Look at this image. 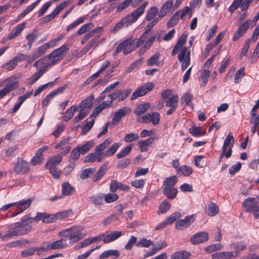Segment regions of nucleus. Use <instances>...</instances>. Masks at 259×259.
<instances>
[{
	"instance_id": "nucleus-53",
	"label": "nucleus",
	"mask_w": 259,
	"mask_h": 259,
	"mask_svg": "<svg viewBox=\"0 0 259 259\" xmlns=\"http://www.w3.org/2000/svg\"><path fill=\"white\" fill-rule=\"evenodd\" d=\"M36 247H31L27 249L24 250L21 252V256L23 257H27L34 255L36 252Z\"/></svg>"
},
{
	"instance_id": "nucleus-8",
	"label": "nucleus",
	"mask_w": 259,
	"mask_h": 259,
	"mask_svg": "<svg viewBox=\"0 0 259 259\" xmlns=\"http://www.w3.org/2000/svg\"><path fill=\"white\" fill-rule=\"evenodd\" d=\"M69 48L68 44H65L62 47L54 50L50 54L47 55L51 63L50 65H55L62 60L66 54Z\"/></svg>"
},
{
	"instance_id": "nucleus-11",
	"label": "nucleus",
	"mask_w": 259,
	"mask_h": 259,
	"mask_svg": "<svg viewBox=\"0 0 259 259\" xmlns=\"http://www.w3.org/2000/svg\"><path fill=\"white\" fill-rule=\"evenodd\" d=\"M186 15H189L190 17L192 15L190 12V9L188 6H186L184 7L183 9L180 10L176 12L167 22V26L168 27H172L175 26L177 24L179 18L182 20H184V17Z\"/></svg>"
},
{
	"instance_id": "nucleus-3",
	"label": "nucleus",
	"mask_w": 259,
	"mask_h": 259,
	"mask_svg": "<svg viewBox=\"0 0 259 259\" xmlns=\"http://www.w3.org/2000/svg\"><path fill=\"white\" fill-rule=\"evenodd\" d=\"M51 63V61L49 60L48 56L39 59L34 63L33 66L39 69L28 79L30 84L34 83L48 70L49 67L53 65H50Z\"/></svg>"
},
{
	"instance_id": "nucleus-43",
	"label": "nucleus",
	"mask_w": 259,
	"mask_h": 259,
	"mask_svg": "<svg viewBox=\"0 0 259 259\" xmlns=\"http://www.w3.org/2000/svg\"><path fill=\"white\" fill-rule=\"evenodd\" d=\"M189 132L193 136L195 137H199L201 136H203L206 134L205 131L201 130V127H192L189 129Z\"/></svg>"
},
{
	"instance_id": "nucleus-33",
	"label": "nucleus",
	"mask_w": 259,
	"mask_h": 259,
	"mask_svg": "<svg viewBox=\"0 0 259 259\" xmlns=\"http://www.w3.org/2000/svg\"><path fill=\"white\" fill-rule=\"evenodd\" d=\"M154 138L151 137L145 140H141L138 142L140 149L141 152H146L148 150V146L152 144Z\"/></svg>"
},
{
	"instance_id": "nucleus-31",
	"label": "nucleus",
	"mask_w": 259,
	"mask_h": 259,
	"mask_svg": "<svg viewBox=\"0 0 259 259\" xmlns=\"http://www.w3.org/2000/svg\"><path fill=\"white\" fill-rule=\"evenodd\" d=\"M77 107L76 105H73L69 108L65 112L64 115L62 116L64 121H68L74 116L75 112L77 110Z\"/></svg>"
},
{
	"instance_id": "nucleus-54",
	"label": "nucleus",
	"mask_w": 259,
	"mask_h": 259,
	"mask_svg": "<svg viewBox=\"0 0 259 259\" xmlns=\"http://www.w3.org/2000/svg\"><path fill=\"white\" fill-rule=\"evenodd\" d=\"M178 97L177 96H173L167 100L165 103V106L169 107H178Z\"/></svg>"
},
{
	"instance_id": "nucleus-12",
	"label": "nucleus",
	"mask_w": 259,
	"mask_h": 259,
	"mask_svg": "<svg viewBox=\"0 0 259 259\" xmlns=\"http://www.w3.org/2000/svg\"><path fill=\"white\" fill-rule=\"evenodd\" d=\"M154 88V84L152 82H147L143 84L140 88H138L132 95L131 100H134L139 97L145 95L149 91H151Z\"/></svg>"
},
{
	"instance_id": "nucleus-10",
	"label": "nucleus",
	"mask_w": 259,
	"mask_h": 259,
	"mask_svg": "<svg viewBox=\"0 0 259 259\" xmlns=\"http://www.w3.org/2000/svg\"><path fill=\"white\" fill-rule=\"evenodd\" d=\"M13 164L14 171L18 175H26L30 170V166L29 162L22 158L18 157Z\"/></svg>"
},
{
	"instance_id": "nucleus-51",
	"label": "nucleus",
	"mask_w": 259,
	"mask_h": 259,
	"mask_svg": "<svg viewBox=\"0 0 259 259\" xmlns=\"http://www.w3.org/2000/svg\"><path fill=\"white\" fill-rule=\"evenodd\" d=\"M67 5L68 3L66 2H63L60 5H58L51 14L53 15L54 18H55L59 14L60 12L67 6Z\"/></svg>"
},
{
	"instance_id": "nucleus-24",
	"label": "nucleus",
	"mask_w": 259,
	"mask_h": 259,
	"mask_svg": "<svg viewBox=\"0 0 259 259\" xmlns=\"http://www.w3.org/2000/svg\"><path fill=\"white\" fill-rule=\"evenodd\" d=\"M122 235V233L120 231H113L110 234L105 235L103 240L105 243H108L118 239Z\"/></svg>"
},
{
	"instance_id": "nucleus-41",
	"label": "nucleus",
	"mask_w": 259,
	"mask_h": 259,
	"mask_svg": "<svg viewBox=\"0 0 259 259\" xmlns=\"http://www.w3.org/2000/svg\"><path fill=\"white\" fill-rule=\"evenodd\" d=\"M178 181L177 177L176 176L166 178L163 182L164 187H174Z\"/></svg>"
},
{
	"instance_id": "nucleus-50",
	"label": "nucleus",
	"mask_w": 259,
	"mask_h": 259,
	"mask_svg": "<svg viewBox=\"0 0 259 259\" xmlns=\"http://www.w3.org/2000/svg\"><path fill=\"white\" fill-rule=\"evenodd\" d=\"M67 5L68 3L66 2H63L60 5H58L51 14L53 15L54 18H55L59 14L60 12L67 6Z\"/></svg>"
},
{
	"instance_id": "nucleus-21",
	"label": "nucleus",
	"mask_w": 259,
	"mask_h": 259,
	"mask_svg": "<svg viewBox=\"0 0 259 259\" xmlns=\"http://www.w3.org/2000/svg\"><path fill=\"white\" fill-rule=\"evenodd\" d=\"M117 190L127 191L128 187L118 182L117 180H112L110 186V191L112 193L116 192Z\"/></svg>"
},
{
	"instance_id": "nucleus-20",
	"label": "nucleus",
	"mask_w": 259,
	"mask_h": 259,
	"mask_svg": "<svg viewBox=\"0 0 259 259\" xmlns=\"http://www.w3.org/2000/svg\"><path fill=\"white\" fill-rule=\"evenodd\" d=\"M66 87L63 86L61 88H58V89L54 90L51 92L49 95H48L44 99L42 102V105L43 107L47 106L49 103H50L51 100L58 94H62Z\"/></svg>"
},
{
	"instance_id": "nucleus-27",
	"label": "nucleus",
	"mask_w": 259,
	"mask_h": 259,
	"mask_svg": "<svg viewBox=\"0 0 259 259\" xmlns=\"http://www.w3.org/2000/svg\"><path fill=\"white\" fill-rule=\"evenodd\" d=\"M212 259H231L234 257V254L232 252H217L211 255Z\"/></svg>"
},
{
	"instance_id": "nucleus-63",
	"label": "nucleus",
	"mask_w": 259,
	"mask_h": 259,
	"mask_svg": "<svg viewBox=\"0 0 259 259\" xmlns=\"http://www.w3.org/2000/svg\"><path fill=\"white\" fill-rule=\"evenodd\" d=\"M46 166L47 168L49 169L50 172L51 174V175L54 178L58 179L60 177V171L57 167H53V166Z\"/></svg>"
},
{
	"instance_id": "nucleus-5",
	"label": "nucleus",
	"mask_w": 259,
	"mask_h": 259,
	"mask_svg": "<svg viewBox=\"0 0 259 259\" xmlns=\"http://www.w3.org/2000/svg\"><path fill=\"white\" fill-rule=\"evenodd\" d=\"M112 140L107 138L102 143L98 145L95 149V152L88 154L85 158L84 163L94 162L95 161L101 162L103 158L106 157L103 151L111 144Z\"/></svg>"
},
{
	"instance_id": "nucleus-13",
	"label": "nucleus",
	"mask_w": 259,
	"mask_h": 259,
	"mask_svg": "<svg viewBox=\"0 0 259 259\" xmlns=\"http://www.w3.org/2000/svg\"><path fill=\"white\" fill-rule=\"evenodd\" d=\"M195 215L192 214L186 217L184 219H181L177 221L175 224L176 228L178 230H182L184 228L188 227L195 221Z\"/></svg>"
},
{
	"instance_id": "nucleus-1",
	"label": "nucleus",
	"mask_w": 259,
	"mask_h": 259,
	"mask_svg": "<svg viewBox=\"0 0 259 259\" xmlns=\"http://www.w3.org/2000/svg\"><path fill=\"white\" fill-rule=\"evenodd\" d=\"M148 3L144 2L142 5L139 6L131 14H129L123 18L118 23H117L113 28L112 32L114 33L118 32L124 26L127 27L129 25L135 22L144 13L146 7Z\"/></svg>"
},
{
	"instance_id": "nucleus-7",
	"label": "nucleus",
	"mask_w": 259,
	"mask_h": 259,
	"mask_svg": "<svg viewBox=\"0 0 259 259\" xmlns=\"http://www.w3.org/2000/svg\"><path fill=\"white\" fill-rule=\"evenodd\" d=\"M32 200L33 198H31L26 200H21L17 202L7 204L1 207V210L6 211L11 207L14 206L16 207V211L13 213L12 217H15L28 208L31 205Z\"/></svg>"
},
{
	"instance_id": "nucleus-28",
	"label": "nucleus",
	"mask_w": 259,
	"mask_h": 259,
	"mask_svg": "<svg viewBox=\"0 0 259 259\" xmlns=\"http://www.w3.org/2000/svg\"><path fill=\"white\" fill-rule=\"evenodd\" d=\"M191 255V253L187 251H178L171 254L170 259H188Z\"/></svg>"
},
{
	"instance_id": "nucleus-45",
	"label": "nucleus",
	"mask_w": 259,
	"mask_h": 259,
	"mask_svg": "<svg viewBox=\"0 0 259 259\" xmlns=\"http://www.w3.org/2000/svg\"><path fill=\"white\" fill-rule=\"evenodd\" d=\"M177 171L178 172L182 173L185 176H188L192 173L193 169L189 166L182 165L178 168Z\"/></svg>"
},
{
	"instance_id": "nucleus-4",
	"label": "nucleus",
	"mask_w": 259,
	"mask_h": 259,
	"mask_svg": "<svg viewBox=\"0 0 259 259\" xmlns=\"http://www.w3.org/2000/svg\"><path fill=\"white\" fill-rule=\"evenodd\" d=\"M51 63V61L49 60L48 56L39 59L34 63L33 66L39 69L28 79L30 84L34 83L48 70L49 67L53 65H50Z\"/></svg>"
},
{
	"instance_id": "nucleus-47",
	"label": "nucleus",
	"mask_w": 259,
	"mask_h": 259,
	"mask_svg": "<svg viewBox=\"0 0 259 259\" xmlns=\"http://www.w3.org/2000/svg\"><path fill=\"white\" fill-rule=\"evenodd\" d=\"M153 245V242L151 240H147L146 238H142L136 243V246L142 247H149Z\"/></svg>"
},
{
	"instance_id": "nucleus-46",
	"label": "nucleus",
	"mask_w": 259,
	"mask_h": 259,
	"mask_svg": "<svg viewBox=\"0 0 259 259\" xmlns=\"http://www.w3.org/2000/svg\"><path fill=\"white\" fill-rule=\"evenodd\" d=\"M133 148L132 144L125 147L122 150L120 151L117 155L116 157L118 159H120L128 155L131 152Z\"/></svg>"
},
{
	"instance_id": "nucleus-39",
	"label": "nucleus",
	"mask_w": 259,
	"mask_h": 259,
	"mask_svg": "<svg viewBox=\"0 0 259 259\" xmlns=\"http://www.w3.org/2000/svg\"><path fill=\"white\" fill-rule=\"evenodd\" d=\"M207 209V214L211 217L217 215L219 211V208L218 206L212 202L208 204Z\"/></svg>"
},
{
	"instance_id": "nucleus-26",
	"label": "nucleus",
	"mask_w": 259,
	"mask_h": 259,
	"mask_svg": "<svg viewBox=\"0 0 259 259\" xmlns=\"http://www.w3.org/2000/svg\"><path fill=\"white\" fill-rule=\"evenodd\" d=\"M246 245L242 242H237L232 243L230 245V248L235 250V254L234 257H236L239 255V251L245 249Z\"/></svg>"
},
{
	"instance_id": "nucleus-40",
	"label": "nucleus",
	"mask_w": 259,
	"mask_h": 259,
	"mask_svg": "<svg viewBox=\"0 0 259 259\" xmlns=\"http://www.w3.org/2000/svg\"><path fill=\"white\" fill-rule=\"evenodd\" d=\"M75 191V189L68 183H65L62 185V193L63 195H70Z\"/></svg>"
},
{
	"instance_id": "nucleus-37",
	"label": "nucleus",
	"mask_w": 259,
	"mask_h": 259,
	"mask_svg": "<svg viewBox=\"0 0 259 259\" xmlns=\"http://www.w3.org/2000/svg\"><path fill=\"white\" fill-rule=\"evenodd\" d=\"M67 244L66 241L64 239L53 242L51 245V248L52 249H57L60 248H63L67 246Z\"/></svg>"
},
{
	"instance_id": "nucleus-34",
	"label": "nucleus",
	"mask_w": 259,
	"mask_h": 259,
	"mask_svg": "<svg viewBox=\"0 0 259 259\" xmlns=\"http://www.w3.org/2000/svg\"><path fill=\"white\" fill-rule=\"evenodd\" d=\"M103 195L101 194L92 195L89 197L90 202L95 205H102L103 204Z\"/></svg>"
},
{
	"instance_id": "nucleus-59",
	"label": "nucleus",
	"mask_w": 259,
	"mask_h": 259,
	"mask_svg": "<svg viewBox=\"0 0 259 259\" xmlns=\"http://www.w3.org/2000/svg\"><path fill=\"white\" fill-rule=\"evenodd\" d=\"M223 246L221 243H217L209 245L205 248V250L209 253L214 252L217 250H221Z\"/></svg>"
},
{
	"instance_id": "nucleus-15",
	"label": "nucleus",
	"mask_w": 259,
	"mask_h": 259,
	"mask_svg": "<svg viewBox=\"0 0 259 259\" xmlns=\"http://www.w3.org/2000/svg\"><path fill=\"white\" fill-rule=\"evenodd\" d=\"M131 111L132 109L127 107H124L119 109L115 112L114 117L112 118V123L113 124H116L120 121L123 117H124L126 115L131 113Z\"/></svg>"
},
{
	"instance_id": "nucleus-56",
	"label": "nucleus",
	"mask_w": 259,
	"mask_h": 259,
	"mask_svg": "<svg viewBox=\"0 0 259 259\" xmlns=\"http://www.w3.org/2000/svg\"><path fill=\"white\" fill-rule=\"evenodd\" d=\"M88 112V111H86L85 110L81 108L78 114L73 118L72 120L73 123H76L83 119L87 115Z\"/></svg>"
},
{
	"instance_id": "nucleus-48",
	"label": "nucleus",
	"mask_w": 259,
	"mask_h": 259,
	"mask_svg": "<svg viewBox=\"0 0 259 259\" xmlns=\"http://www.w3.org/2000/svg\"><path fill=\"white\" fill-rule=\"evenodd\" d=\"M94 27L93 23H89L83 25L77 32V34L80 35L91 30Z\"/></svg>"
},
{
	"instance_id": "nucleus-36",
	"label": "nucleus",
	"mask_w": 259,
	"mask_h": 259,
	"mask_svg": "<svg viewBox=\"0 0 259 259\" xmlns=\"http://www.w3.org/2000/svg\"><path fill=\"white\" fill-rule=\"evenodd\" d=\"M62 160V157L60 154H58L53 156L47 162L46 166H53L56 167V166L59 164Z\"/></svg>"
},
{
	"instance_id": "nucleus-44",
	"label": "nucleus",
	"mask_w": 259,
	"mask_h": 259,
	"mask_svg": "<svg viewBox=\"0 0 259 259\" xmlns=\"http://www.w3.org/2000/svg\"><path fill=\"white\" fill-rule=\"evenodd\" d=\"M158 10L156 7H151L147 12L146 20L150 21L158 14Z\"/></svg>"
},
{
	"instance_id": "nucleus-38",
	"label": "nucleus",
	"mask_w": 259,
	"mask_h": 259,
	"mask_svg": "<svg viewBox=\"0 0 259 259\" xmlns=\"http://www.w3.org/2000/svg\"><path fill=\"white\" fill-rule=\"evenodd\" d=\"M181 217V213L180 212H175L168 217L163 222V224L164 225L171 224Z\"/></svg>"
},
{
	"instance_id": "nucleus-58",
	"label": "nucleus",
	"mask_w": 259,
	"mask_h": 259,
	"mask_svg": "<svg viewBox=\"0 0 259 259\" xmlns=\"http://www.w3.org/2000/svg\"><path fill=\"white\" fill-rule=\"evenodd\" d=\"M17 65L16 61L12 58L8 62L5 63L3 66V68H5L7 71H11L13 70Z\"/></svg>"
},
{
	"instance_id": "nucleus-55",
	"label": "nucleus",
	"mask_w": 259,
	"mask_h": 259,
	"mask_svg": "<svg viewBox=\"0 0 259 259\" xmlns=\"http://www.w3.org/2000/svg\"><path fill=\"white\" fill-rule=\"evenodd\" d=\"M85 19V17H80L77 20L74 21L72 23L69 25L67 27L66 31H69L70 30L75 28L78 25L82 23L84 21Z\"/></svg>"
},
{
	"instance_id": "nucleus-32",
	"label": "nucleus",
	"mask_w": 259,
	"mask_h": 259,
	"mask_svg": "<svg viewBox=\"0 0 259 259\" xmlns=\"http://www.w3.org/2000/svg\"><path fill=\"white\" fill-rule=\"evenodd\" d=\"M94 99V97L93 95L88 97L85 99L82 100L79 105V107L80 108L85 109H91L92 107L93 102Z\"/></svg>"
},
{
	"instance_id": "nucleus-19",
	"label": "nucleus",
	"mask_w": 259,
	"mask_h": 259,
	"mask_svg": "<svg viewBox=\"0 0 259 259\" xmlns=\"http://www.w3.org/2000/svg\"><path fill=\"white\" fill-rule=\"evenodd\" d=\"M109 162L108 161L104 163L100 167L97 172L94 175L92 180L94 182H97L100 181L104 176L108 170V166Z\"/></svg>"
},
{
	"instance_id": "nucleus-64",
	"label": "nucleus",
	"mask_w": 259,
	"mask_h": 259,
	"mask_svg": "<svg viewBox=\"0 0 259 259\" xmlns=\"http://www.w3.org/2000/svg\"><path fill=\"white\" fill-rule=\"evenodd\" d=\"M139 137L138 134L131 133L125 136L124 140L125 142L129 143L138 140Z\"/></svg>"
},
{
	"instance_id": "nucleus-17",
	"label": "nucleus",
	"mask_w": 259,
	"mask_h": 259,
	"mask_svg": "<svg viewBox=\"0 0 259 259\" xmlns=\"http://www.w3.org/2000/svg\"><path fill=\"white\" fill-rule=\"evenodd\" d=\"M5 87L4 88L9 93L18 87L19 83L14 77H11L5 79L3 82Z\"/></svg>"
},
{
	"instance_id": "nucleus-16",
	"label": "nucleus",
	"mask_w": 259,
	"mask_h": 259,
	"mask_svg": "<svg viewBox=\"0 0 259 259\" xmlns=\"http://www.w3.org/2000/svg\"><path fill=\"white\" fill-rule=\"evenodd\" d=\"M136 39H134L132 37H129L123 40L122 43L123 47V53L126 55L130 53L135 49Z\"/></svg>"
},
{
	"instance_id": "nucleus-30",
	"label": "nucleus",
	"mask_w": 259,
	"mask_h": 259,
	"mask_svg": "<svg viewBox=\"0 0 259 259\" xmlns=\"http://www.w3.org/2000/svg\"><path fill=\"white\" fill-rule=\"evenodd\" d=\"M150 107V104L145 103L140 104L134 111V113L138 116H140L145 113Z\"/></svg>"
},
{
	"instance_id": "nucleus-60",
	"label": "nucleus",
	"mask_w": 259,
	"mask_h": 259,
	"mask_svg": "<svg viewBox=\"0 0 259 259\" xmlns=\"http://www.w3.org/2000/svg\"><path fill=\"white\" fill-rule=\"evenodd\" d=\"M73 214V211L71 209L66 210L62 212L56 213L57 220H61L67 218Z\"/></svg>"
},
{
	"instance_id": "nucleus-18",
	"label": "nucleus",
	"mask_w": 259,
	"mask_h": 259,
	"mask_svg": "<svg viewBox=\"0 0 259 259\" xmlns=\"http://www.w3.org/2000/svg\"><path fill=\"white\" fill-rule=\"evenodd\" d=\"M251 21L250 20H247L239 27L238 31L233 37V40L236 41L239 39L240 37L243 36L248 29Z\"/></svg>"
},
{
	"instance_id": "nucleus-61",
	"label": "nucleus",
	"mask_w": 259,
	"mask_h": 259,
	"mask_svg": "<svg viewBox=\"0 0 259 259\" xmlns=\"http://www.w3.org/2000/svg\"><path fill=\"white\" fill-rule=\"evenodd\" d=\"M118 198V195L114 193H108L104 196L105 201L108 203L115 201Z\"/></svg>"
},
{
	"instance_id": "nucleus-29",
	"label": "nucleus",
	"mask_w": 259,
	"mask_h": 259,
	"mask_svg": "<svg viewBox=\"0 0 259 259\" xmlns=\"http://www.w3.org/2000/svg\"><path fill=\"white\" fill-rule=\"evenodd\" d=\"M119 255L120 252L117 250L111 249L104 251L100 255L99 258L100 259H104L110 256H112L114 258H116Z\"/></svg>"
},
{
	"instance_id": "nucleus-6",
	"label": "nucleus",
	"mask_w": 259,
	"mask_h": 259,
	"mask_svg": "<svg viewBox=\"0 0 259 259\" xmlns=\"http://www.w3.org/2000/svg\"><path fill=\"white\" fill-rule=\"evenodd\" d=\"M83 228L81 227H72L61 231L59 235L69 238L73 243L82 239L85 235L81 233Z\"/></svg>"
},
{
	"instance_id": "nucleus-62",
	"label": "nucleus",
	"mask_w": 259,
	"mask_h": 259,
	"mask_svg": "<svg viewBox=\"0 0 259 259\" xmlns=\"http://www.w3.org/2000/svg\"><path fill=\"white\" fill-rule=\"evenodd\" d=\"M95 170V169L94 168H88L83 170L80 175V179L84 180L88 178Z\"/></svg>"
},
{
	"instance_id": "nucleus-22",
	"label": "nucleus",
	"mask_w": 259,
	"mask_h": 259,
	"mask_svg": "<svg viewBox=\"0 0 259 259\" xmlns=\"http://www.w3.org/2000/svg\"><path fill=\"white\" fill-rule=\"evenodd\" d=\"M162 192L168 199L172 200L176 197L178 191L175 187H164Z\"/></svg>"
},
{
	"instance_id": "nucleus-9",
	"label": "nucleus",
	"mask_w": 259,
	"mask_h": 259,
	"mask_svg": "<svg viewBox=\"0 0 259 259\" xmlns=\"http://www.w3.org/2000/svg\"><path fill=\"white\" fill-rule=\"evenodd\" d=\"M258 202L254 198H248L243 203L242 206L247 212H253L254 218L259 219V205Z\"/></svg>"
},
{
	"instance_id": "nucleus-2",
	"label": "nucleus",
	"mask_w": 259,
	"mask_h": 259,
	"mask_svg": "<svg viewBox=\"0 0 259 259\" xmlns=\"http://www.w3.org/2000/svg\"><path fill=\"white\" fill-rule=\"evenodd\" d=\"M32 229L30 225H24L22 223L17 222L9 226L8 232L3 236V241H6L14 236L23 235L28 234Z\"/></svg>"
},
{
	"instance_id": "nucleus-14",
	"label": "nucleus",
	"mask_w": 259,
	"mask_h": 259,
	"mask_svg": "<svg viewBox=\"0 0 259 259\" xmlns=\"http://www.w3.org/2000/svg\"><path fill=\"white\" fill-rule=\"evenodd\" d=\"M208 239V234L205 232H200L196 233L190 238V242L193 245H196L206 242Z\"/></svg>"
},
{
	"instance_id": "nucleus-25",
	"label": "nucleus",
	"mask_w": 259,
	"mask_h": 259,
	"mask_svg": "<svg viewBox=\"0 0 259 259\" xmlns=\"http://www.w3.org/2000/svg\"><path fill=\"white\" fill-rule=\"evenodd\" d=\"M173 5V2L172 1H168L166 2L162 6L161 10H160L158 14V17L160 18L164 17L166 14L170 11Z\"/></svg>"
},
{
	"instance_id": "nucleus-52",
	"label": "nucleus",
	"mask_w": 259,
	"mask_h": 259,
	"mask_svg": "<svg viewBox=\"0 0 259 259\" xmlns=\"http://www.w3.org/2000/svg\"><path fill=\"white\" fill-rule=\"evenodd\" d=\"M170 208V203L166 200H164L159 206L158 213H164Z\"/></svg>"
},
{
	"instance_id": "nucleus-57",
	"label": "nucleus",
	"mask_w": 259,
	"mask_h": 259,
	"mask_svg": "<svg viewBox=\"0 0 259 259\" xmlns=\"http://www.w3.org/2000/svg\"><path fill=\"white\" fill-rule=\"evenodd\" d=\"M42 159V155L38 151H36L35 156L31 160L30 163L33 165H36L41 163Z\"/></svg>"
},
{
	"instance_id": "nucleus-23",
	"label": "nucleus",
	"mask_w": 259,
	"mask_h": 259,
	"mask_svg": "<svg viewBox=\"0 0 259 259\" xmlns=\"http://www.w3.org/2000/svg\"><path fill=\"white\" fill-rule=\"evenodd\" d=\"M26 25L25 22H23L21 24L18 25L16 28L13 29L8 35L9 39H12L17 37L22 30L25 28Z\"/></svg>"
},
{
	"instance_id": "nucleus-49",
	"label": "nucleus",
	"mask_w": 259,
	"mask_h": 259,
	"mask_svg": "<svg viewBox=\"0 0 259 259\" xmlns=\"http://www.w3.org/2000/svg\"><path fill=\"white\" fill-rule=\"evenodd\" d=\"M120 145L117 143H114L111 147L109 148L106 152H105V156L108 157L114 155L117 149H118Z\"/></svg>"
},
{
	"instance_id": "nucleus-35",
	"label": "nucleus",
	"mask_w": 259,
	"mask_h": 259,
	"mask_svg": "<svg viewBox=\"0 0 259 259\" xmlns=\"http://www.w3.org/2000/svg\"><path fill=\"white\" fill-rule=\"evenodd\" d=\"M94 141L93 140H91L81 146H78L77 147L79 148V150L80 151L81 155H84L94 146Z\"/></svg>"
},
{
	"instance_id": "nucleus-42",
	"label": "nucleus",
	"mask_w": 259,
	"mask_h": 259,
	"mask_svg": "<svg viewBox=\"0 0 259 259\" xmlns=\"http://www.w3.org/2000/svg\"><path fill=\"white\" fill-rule=\"evenodd\" d=\"M41 0H37L36 2L26 7V8L19 15L18 18H23L30 12H31L41 1Z\"/></svg>"
}]
</instances>
